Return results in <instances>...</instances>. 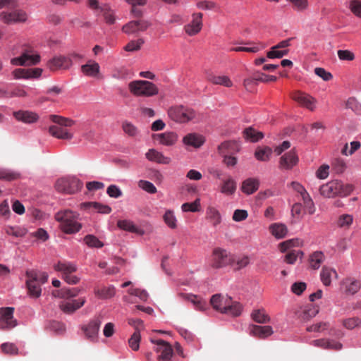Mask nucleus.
I'll list each match as a JSON object with an SVG mask.
<instances>
[{
	"mask_svg": "<svg viewBox=\"0 0 361 361\" xmlns=\"http://www.w3.org/2000/svg\"><path fill=\"white\" fill-rule=\"evenodd\" d=\"M60 229L66 234L78 233L82 228L79 214L71 209L61 210L54 215Z\"/></svg>",
	"mask_w": 361,
	"mask_h": 361,
	"instance_id": "obj_1",
	"label": "nucleus"
},
{
	"mask_svg": "<svg viewBox=\"0 0 361 361\" xmlns=\"http://www.w3.org/2000/svg\"><path fill=\"white\" fill-rule=\"evenodd\" d=\"M25 276L27 295L32 298H38L42 294L41 286L48 280L47 273L37 269H28L25 271Z\"/></svg>",
	"mask_w": 361,
	"mask_h": 361,
	"instance_id": "obj_2",
	"label": "nucleus"
},
{
	"mask_svg": "<svg viewBox=\"0 0 361 361\" xmlns=\"http://www.w3.org/2000/svg\"><path fill=\"white\" fill-rule=\"evenodd\" d=\"M128 88L130 94L137 97H152L159 94L157 86L149 80H133L128 83Z\"/></svg>",
	"mask_w": 361,
	"mask_h": 361,
	"instance_id": "obj_3",
	"label": "nucleus"
},
{
	"mask_svg": "<svg viewBox=\"0 0 361 361\" xmlns=\"http://www.w3.org/2000/svg\"><path fill=\"white\" fill-rule=\"evenodd\" d=\"M353 191V186L344 184L338 180H333L319 188L320 194L326 198L336 196L346 197Z\"/></svg>",
	"mask_w": 361,
	"mask_h": 361,
	"instance_id": "obj_4",
	"label": "nucleus"
},
{
	"mask_svg": "<svg viewBox=\"0 0 361 361\" xmlns=\"http://www.w3.org/2000/svg\"><path fill=\"white\" fill-rule=\"evenodd\" d=\"M168 116L176 123H188L196 118V112L183 105H175L168 109Z\"/></svg>",
	"mask_w": 361,
	"mask_h": 361,
	"instance_id": "obj_5",
	"label": "nucleus"
},
{
	"mask_svg": "<svg viewBox=\"0 0 361 361\" xmlns=\"http://www.w3.org/2000/svg\"><path fill=\"white\" fill-rule=\"evenodd\" d=\"M54 269L61 274L62 279L68 284H76L80 279L74 274L78 269V266L72 262L59 261L54 265Z\"/></svg>",
	"mask_w": 361,
	"mask_h": 361,
	"instance_id": "obj_6",
	"label": "nucleus"
},
{
	"mask_svg": "<svg viewBox=\"0 0 361 361\" xmlns=\"http://www.w3.org/2000/svg\"><path fill=\"white\" fill-rule=\"evenodd\" d=\"M82 186V183L74 176H67L59 178L55 185L58 191L67 194L75 193L80 191Z\"/></svg>",
	"mask_w": 361,
	"mask_h": 361,
	"instance_id": "obj_7",
	"label": "nucleus"
},
{
	"mask_svg": "<svg viewBox=\"0 0 361 361\" xmlns=\"http://www.w3.org/2000/svg\"><path fill=\"white\" fill-rule=\"evenodd\" d=\"M232 261V256L226 250L217 247L213 250L210 265L216 269L222 268L230 264Z\"/></svg>",
	"mask_w": 361,
	"mask_h": 361,
	"instance_id": "obj_8",
	"label": "nucleus"
},
{
	"mask_svg": "<svg viewBox=\"0 0 361 361\" xmlns=\"http://www.w3.org/2000/svg\"><path fill=\"white\" fill-rule=\"evenodd\" d=\"M361 288V281L353 276L343 279L340 283V290L345 295H354Z\"/></svg>",
	"mask_w": 361,
	"mask_h": 361,
	"instance_id": "obj_9",
	"label": "nucleus"
},
{
	"mask_svg": "<svg viewBox=\"0 0 361 361\" xmlns=\"http://www.w3.org/2000/svg\"><path fill=\"white\" fill-rule=\"evenodd\" d=\"M14 307L0 308V329H11L17 326L16 319L13 317Z\"/></svg>",
	"mask_w": 361,
	"mask_h": 361,
	"instance_id": "obj_10",
	"label": "nucleus"
},
{
	"mask_svg": "<svg viewBox=\"0 0 361 361\" xmlns=\"http://www.w3.org/2000/svg\"><path fill=\"white\" fill-rule=\"evenodd\" d=\"M1 20L6 24L24 23L27 19V13L23 10L4 11L0 14Z\"/></svg>",
	"mask_w": 361,
	"mask_h": 361,
	"instance_id": "obj_11",
	"label": "nucleus"
},
{
	"mask_svg": "<svg viewBox=\"0 0 361 361\" xmlns=\"http://www.w3.org/2000/svg\"><path fill=\"white\" fill-rule=\"evenodd\" d=\"M151 342L155 344L154 351L159 353V358L162 361H170L173 355V349L171 345L163 340L151 339Z\"/></svg>",
	"mask_w": 361,
	"mask_h": 361,
	"instance_id": "obj_12",
	"label": "nucleus"
},
{
	"mask_svg": "<svg viewBox=\"0 0 361 361\" xmlns=\"http://www.w3.org/2000/svg\"><path fill=\"white\" fill-rule=\"evenodd\" d=\"M150 23L145 20H132L124 25L122 30L130 35L144 32L150 26Z\"/></svg>",
	"mask_w": 361,
	"mask_h": 361,
	"instance_id": "obj_13",
	"label": "nucleus"
},
{
	"mask_svg": "<svg viewBox=\"0 0 361 361\" xmlns=\"http://www.w3.org/2000/svg\"><path fill=\"white\" fill-rule=\"evenodd\" d=\"M152 138L159 145L171 147L175 145L178 142V135L173 131H166L154 134Z\"/></svg>",
	"mask_w": 361,
	"mask_h": 361,
	"instance_id": "obj_14",
	"label": "nucleus"
},
{
	"mask_svg": "<svg viewBox=\"0 0 361 361\" xmlns=\"http://www.w3.org/2000/svg\"><path fill=\"white\" fill-rule=\"evenodd\" d=\"M85 302L86 299L85 298L64 300L59 304V307L64 313L71 314L82 307Z\"/></svg>",
	"mask_w": 361,
	"mask_h": 361,
	"instance_id": "obj_15",
	"label": "nucleus"
},
{
	"mask_svg": "<svg viewBox=\"0 0 361 361\" xmlns=\"http://www.w3.org/2000/svg\"><path fill=\"white\" fill-rule=\"evenodd\" d=\"M202 16L201 13H196L192 15L191 21L184 27L185 32L188 35L193 36L200 32L202 28Z\"/></svg>",
	"mask_w": 361,
	"mask_h": 361,
	"instance_id": "obj_16",
	"label": "nucleus"
},
{
	"mask_svg": "<svg viewBox=\"0 0 361 361\" xmlns=\"http://www.w3.org/2000/svg\"><path fill=\"white\" fill-rule=\"evenodd\" d=\"M294 99L300 106L310 111H312L317 108V99L308 94L298 92L295 95Z\"/></svg>",
	"mask_w": 361,
	"mask_h": 361,
	"instance_id": "obj_17",
	"label": "nucleus"
},
{
	"mask_svg": "<svg viewBox=\"0 0 361 361\" xmlns=\"http://www.w3.org/2000/svg\"><path fill=\"white\" fill-rule=\"evenodd\" d=\"M80 208L90 212H96L105 214H109L111 212V208L109 206L97 202H82L80 204Z\"/></svg>",
	"mask_w": 361,
	"mask_h": 361,
	"instance_id": "obj_18",
	"label": "nucleus"
},
{
	"mask_svg": "<svg viewBox=\"0 0 361 361\" xmlns=\"http://www.w3.org/2000/svg\"><path fill=\"white\" fill-rule=\"evenodd\" d=\"M204 142V137L195 133H188L183 137V143L187 147L200 148Z\"/></svg>",
	"mask_w": 361,
	"mask_h": 361,
	"instance_id": "obj_19",
	"label": "nucleus"
},
{
	"mask_svg": "<svg viewBox=\"0 0 361 361\" xmlns=\"http://www.w3.org/2000/svg\"><path fill=\"white\" fill-rule=\"evenodd\" d=\"M145 157L149 161L155 162L160 164H169L171 159L166 157L162 152L155 149H149L145 154Z\"/></svg>",
	"mask_w": 361,
	"mask_h": 361,
	"instance_id": "obj_20",
	"label": "nucleus"
},
{
	"mask_svg": "<svg viewBox=\"0 0 361 361\" xmlns=\"http://www.w3.org/2000/svg\"><path fill=\"white\" fill-rule=\"evenodd\" d=\"M311 344L315 347L336 350H339L343 348V345L339 341L329 338L314 340L311 342Z\"/></svg>",
	"mask_w": 361,
	"mask_h": 361,
	"instance_id": "obj_21",
	"label": "nucleus"
},
{
	"mask_svg": "<svg viewBox=\"0 0 361 361\" xmlns=\"http://www.w3.org/2000/svg\"><path fill=\"white\" fill-rule=\"evenodd\" d=\"M298 161V157L293 150H290L288 153L281 156L279 161V167L282 169H290Z\"/></svg>",
	"mask_w": 361,
	"mask_h": 361,
	"instance_id": "obj_22",
	"label": "nucleus"
},
{
	"mask_svg": "<svg viewBox=\"0 0 361 361\" xmlns=\"http://www.w3.org/2000/svg\"><path fill=\"white\" fill-rule=\"evenodd\" d=\"M101 324V320L99 318H97L91 320L87 325L84 326L82 329L86 336L91 340L96 339Z\"/></svg>",
	"mask_w": 361,
	"mask_h": 361,
	"instance_id": "obj_23",
	"label": "nucleus"
},
{
	"mask_svg": "<svg viewBox=\"0 0 361 361\" xmlns=\"http://www.w3.org/2000/svg\"><path fill=\"white\" fill-rule=\"evenodd\" d=\"M72 65L71 60L66 56H55L48 62V67L51 70H57L59 68L68 69Z\"/></svg>",
	"mask_w": 361,
	"mask_h": 361,
	"instance_id": "obj_24",
	"label": "nucleus"
},
{
	"mask_svg": "<svg viewBox=\"0 0 361 361\" xmlns=\"http://www.w3.org/2000/svg\"><path fill=\"white\" fill-rule=\"evenodd\" d=\"M15 118L25 123H33L38 121L37 114L30 111H18L13 113Z\"/></svg>",
	"mask_w": 361,
	"mask_h": 361,
	"instance_id": "obj_25",
	"label": "nucleus"
},
{
	"mask_svg": "<svg viewBox=\"0 0 361 361\" xmlns=\"http://www.w3.org/2000/svg\"><path fill=\"white\" fill-rule=\"evenodd\" d=\"M274 333L270 326L251 325L249 327V334L251 336H257L260 338H265Z\"/></svg>",
	"mask_w": 361,
	"mask_h": 361,
	"instance_id": "obj_26",
	"label": "nucleus"
},
{
	"mask_svg": "<svg viewBox=\"0 0 361 361\" xmlns=\"http://www.w3.org/2000/svg\"><path fill=\"white\" fill-rule=\"evenodd\" d=\"M229 297L227 295L224 296L220 294L214 295L211 298V304L214 309L224 313L228 307V302L230 301Z\"/></svg>",
	"mask_w": 361,
	"mask_h": 361,
	"instance_id": "obj_27",
	"label": "nucleus"
},
{
	"mask_svg": "<svg viewBox=\"0 0 361 361\" xmlns=\"http://www.w3.org/2000/svg\"><path fill=\"white\" fill-rule=\"evenodd\" d=\"M117 226L120 229L130 233L142 235L144 231L137 227L133 221L130 219H121L117 221Z\"/></svg>",
	"mask_w": 361,
	"mask_h": 361,
	"instance_id": "obj_28",
	"label": "nucleus"
},
{
	"mask_svg": "<svg viewBox=\"0 0 361 361\" xmlns=\"http://www.w3.org/2000/svg\"><path fill=\"white\" fill-rule=\"evenodd\" d=\"M49 133L54 137L62 140H71L73 137V133L68 131L63 127L51 126L49 128Z\"/></svg>",
	"mask_w": 361,
	"mask_h": 361,
	"instance_id": "obj_29",
	"label": "nucleus"
},
{
	"mask_svg": "<svg viewBox=\"0 0 361 361\" xmlns=\"http://www.w3.org/2000/svg\"><path fill=\"white\" fill-rule=\"evenodd\" d=\"M100 66L94 61L90 60L81 66L82 73L89 77H97L99 73Z\"/></svg>",
	"mask_w": 361,
	"mask_h": 361,
	"instance_id": "obj_30",
	"label": "nucleus"
},
{
	"mask_svg": "<svg viewBox=\"0 0 361 361\" xmlns=\"http://www.w3.org/2000/svg\"><path fill=\"white\" fill-rule=\"evenodd\" d=\"M334 277L338 279V275L334 268L324 267L320 273V279L325 286H329L331 284V279Z\"/></svg>",
	"mask_w": 361,
	"mask_h": 361,
	"instance_id": "obj_31",
	"label": "nucleus"
},
{
	"mask_svg": "<svg viewBox=\"0 0 361 361\" xmlns=\"http://www.w3.org/2000/svg\"><path fill=\"white\" fill-rule=\"evenodd\" d=\"M237 189L236 181L231 177L224 180L221 188L220 192L227 196L233 195Z\"/></svg>",
	"mask_w": 361,
	"mask_h": 361,
	"instance_id": "obj_32",
	"label": "nucleus"
},
{
	"mask_svg": "<svg viewBox=\"0 0 361 361\" xmlns=\"http://www.w3.org/2000/svg\"><path fill=\"white\" fill-rule=\"evenodd\" d=\"M259 181L257 178H249L242 183L241 190L247 195H251L259 188Z\"/></svg>",
	"mask_w": 361,
	"mask_h": 361,
	"instance_id": "obj_33",
	"label": "nucleus"
},
{
	"mask_svg": "<svg viewBox=\"0 0 361 361\" xmlns=\"http://www.w3.org/2000/svg\"><path fill=\"white\" fill-rule=\"evenodd\" d=\"M269 231L276 239H282L286 236L288 228L283 224L274 223L269 226Z\"/></svg>",
	"mask_w": 361,
	"mask_h": 361,
	"instance_id": "obj_34",
	"label": "nucleus"
},
{
	"mask_svg": "<svg viewBox=\"0 0 361 361\" xmlns=\"http://www.w3.org/2000/svg\"><path fill=\"white\" fill-rule=\"evenodd\" d=\"M207 218L216 227L221 223L222 218L219 211L214 207H209L206 210Z\"/></svg>",
	"mask_w": 361,
	"mask_h": 361,
	"instance_id": "obj_35",
	"label": "nucleus"
},
{
	"mask_svg": "<svg viewBox=\"0 0 361 361\" xmlns=\"http://www.w3.org/2000/svg\"><path fill=\"white\" fill-rule=\"evenodd\" d=\"M181 296L187 299L193 304L194 307L197 310H204L206 308V301L202 298L192 294H181Z\"/></svg>",
	"mask_w": 361,
	"mask_h": 361,
	"instance_id": "obj_36",
	"label": "nucleus"
},
{
	"mask_svg": "<svg viewBox=\"0 0 361 361\" xmlns=\"http://www.w3.org/2000/svg\"><path fill=\"white\" fill-rule=\"evenodd\" d=\"M299 195L302 201L303 206L307 210V212L310 214H313L315 212V206L310 194L305 190L301 193H300Z\"/></svg>",
	"mask_w": 361,
	"mask_h": 361,
	"instance_id": "obj_37",
	"label": "nucleus"
},
{
	"mask_svg": "<svg viewBox=\"0 0 361 361\" xmlns=\"http://www.w3.org/2000/svg\"><path fill=\"white\" fill-rule=\"evenodd\" d=\"M324 255L322 251H315L310 255V266L314 269H318L324 261Z\"/></svg>",
	"mask_w": 361,
	"mask_h": 361,
	"instance_id": "obj_38",
	"label": "nucleus"
},
{
	"mask_svg": "<svg viewBox=\"0 0 361 361\" xmlns=\"http://www.w3.org/2000/svg\"><path fill=\"white\" fill-rule=\"evenodd\" d=\"M208 80L215 85H223L226 87H230L233 85L231 79L226 75H214L208 76Z\"/></svg>",
	"mask_w": 361,
	"mask_h": 361,
	"instance_id": "obj_39",
	"label": "nucleus"
},
{
	"mask_svg": "<svg viewBox=\"0 0 361 361\" xmlns=\"http://www.w3.org/2000/svg\"><path fill=\"white\" fill-rule=\"evenodd\" d=\"M22 55L26 66L35 65L40 61V56L34 51L27 50Z\"/></svg>",
	"mask_w": 361,
	"mask_h": 361,
	"instance_id": "obj_40",
	"label": "nucleus"
},
{
	"mask_svg": "<svg viewBox=\"0 0 361 361\" xmlns=\"http://www.w3.org/2000/svg\"><path fill=\"white\" fill-rule=\"evenodd\" d=\"M94 293L99 298L106 300L111 298L115 295L116 290L113 285H110L107 287H104L100 290H97Z\"/></svg>",
	"mask_w": 361,
	"mask_h": 361,
	"instance_id": "obj_41",
	"label": "nucleus"
},
{
	"mask_svg": "<svg viewBox=\"0 0 361 361\" xmlns=\"http://www.w3.org/2000/svg\"><path fill=\"white\" fill-rule=\"evenodd\" d=\"M163 219L170 228L175 229L177 228L178 220L173 210L167 209L163 216Z\"/></svg>",
	"mask_w": 361,
	"mask_h": 361,
	"instance_id": "obj_42",
	"label": "nucleus"
},
{
	"mask_svg": "<svg viewBox=\"0 0 361 361\" xmlns=\"http://www.w3.org/2000/svg\"><path fill=\"white\" fill-rule=\"evenodd\" d=\"M302 245V241L300 239L293 238L281 243L279 249L281 252H285L292 247H300Z\"/></svg>",
	"mask_w": 361,
	"mask_h": 361,
	"instance_id": "obj_43",
	"label": "nucleus"
},
{
	"mask_svg": "<svg viewBox=\"0 0 361 361\" xmlns=\"http://www.w3.org/2000/svg\"><path fill=\"white\" fill-rule=\"evenodd\" d=\"M242 312V306L238 302H233L230 298L229 302H228V307L224 310V314H227L231 316H239Z\"/></svg>",
	"mask_w": 361,
	"mask_h": 361,
	"instance_id": "obj_44",
	"label": "nucleus"
},
{
	"mask_svg": "<svg viewBox=\"0 0 361 361\" xmlns=\"http://www.w3.org/2000/svg\"><path fill=\"white\" fill-rule=\"evenodd\" d=\"M244 137L246 140L255 142L263 137V134L252 128H248L244 130Z\"/></svg>",
	"mask_w": 361,
	"mask_h": 361,
	"instance_id": "obj_45",
	"label": "nucleus"
},
{
	"mask_svg": "<svg viewBox=\"0 0 361 361\" xmlns=\"http://www.w3.org/2000/svg\"><path fill=\"white\" fill-rule=\"evenodd\" d=\"M200 199L197 198L192 202H185L181 205V209L183 212H196L200 210Z\"/></svg>",
	"mask_w": 361,
	"mask_h": 361,
	"instance_id": "obj_46",
	"label": "nucleus"
},
{
	"mask_svg": "<svg viewBox=\"0 0 361 361\" xmlns=\"http://www.w3.org/2000/svg\"><path fill=\"white\" fill-rule=\"evenodd\" d=\"M145 41L142 38L131 40L123 47V49L128 52L137 51L141 49Z\"/></svg>",
	"mask_w": 361,
	"mask_h": 361,
	"instance_id": "obj_47",
	"label": "nucleus"
},
{
	"mask_svg": "<svg viewBox=\"0 0 361 361\" xmlns=\"http://www.w3.org/2000/svg\"><path fill=\"white\" fill-rule=\"evenodd\" d=\"M252 318L257 323H266L269 321V317L264 309L254 310L252 313Z\"/></svg>",
	"mask_w": 361,
	"mask_h": 361,
	"instance_id": "obj_48",
	"label": "nucleus"
},
{
	"mask_svg": "<svg viewBox=\"0 0 361 361\" xmlns=\"http://www.w3.org/2000/svg\"><path fill=\"white\" fill-rule=\"evenodd\" d=\"M353 222V216L351 214H343L339 216L337 225L340 228H348Z\"/></svg>",
	"mask_w": 361,
	"mask_h": 361,
	"instance_id": "obj_49",
	"label": "nucleus"
},
{
	"mask_svg": "<svg viewBox=\"0 0 361 361\" xmlns=\"http://www.w3.org/2000/svg\"><path fill=\"white\" fill-rule=\"evenodd\" d=\"M303 252L301 250H292L288 252L284 257V262L289 264H293L297 261L298 258L303 257Z\"/></svg>",
	"mask_w": 361,
	"mask_h": 361,
	"instance_id": "obj_50",
	"label": "nucleus"
},
{
	"mask_svg": "<svg viewBox=\"0 0 361 361\" xmlns=\"http://www.w3.org/2000/svg\"><path fill=\"white\" fill-rule=\"evenodd\" d=\"M112 78L118 80H124L131 77V72L125 67L116 68L113 71Z\"/></svg>",
	"mask_w": 361,
	"mask_h": 361,
	"instance_id": "obj_51",
	"label": "nucleus"
},
{
	"mask_svg": "<svg viewBox=\"0 0 361 361\" xmlns=\"http://www.w3.org/2000/svg\"><path fill=\"white\" fill-rule=\"evenodd\" d=\"M19 173L8 169L0 168V179L12 180L19 177Z\"/></svg>",
	"mask_w": 361,
	"mask_h": 361,
	"instance_id": "obj_52",
	"label": "nucleus"
},
{
	"mask_svg": "<svg viewBox=\"0 0 361 361\" xmlns=\"http://www.w3.org/2000/svg\"><path fill=\"white\" fill-rule=\"evenodd\" d=\"M272 150L270 147H264L257 149L255 153V156L257 160L266 161L269 159Z\"/></svg>",
	"mask_w": 361,
	"mask_h": 361,
	"instance_id": "obj_53",
	"label": "nucleus"
},
{
	"mask_svg": "<svg viewBox=\"0 0 361 361\" xmlns=\"http://www.w3.org/2000/svg\"><path fill=\"white\" fill-rule=\"evenodd\" d=\"M5 231L8 235L17 238L23 237L26 233V230L19 226H8L6 227Z\"/></svg>",
	"mask_w": 361,
	"mask_h": 361,
	"instance_id": "obj_54",
	"label": "nucleus"
},
{
	"mask_svg": "<svg viewBox=\"0 0 361 361\" xmlns=\"http://www.w3.org/2000/svg\"><path fill=\"white\" fill-rule=\"evenodd\" d=\"M140 338L141 336L139 330L135 331L128 340L129 346L133 350L136 351L139 349Z\"/></svg>",
	"mask_w": 361,
	"mask_h": 361,
	"instance_id": "obj_55",
	"label": "nucleus"
},
{
	"mask_svg": "<svg viewBox=\"0 0 361 361\" xmlns=\"http://www.w3.org/2000/svg\"><path fill=\"white\" fill-rule=\"evenodd\" d=\"M85 243L90 247L100 248L103 247V243L93 235H87L84 238Z\"/></svg>",
	"mask_w": 361,
	"mask_h": 361,
	"instance_id": "obj_56",
	"label": "nucleus"
},
{
	"mask_svg": "<svg viewBox=\"0 0 361 361\" xmlns=\"http://www.w3.org/2000/svg\"><path fill=\"white\" fill-rule=\"evenodd\" d=\"M122 128L125 133L129 136L134 137L138 134L137 127L129 121H124L122 124Z\"/></svg>",
	"mask_w": 361,
	"mask_h": 361,
	"instance_id": "obj_57",
	"label": "nucleus"
},
{
	"mask_svg": "<svg viewBox=\"0 0 361 361\" xmlns=\"http://www.w3.org/2000/svg\"><path fill=\"white\" fill-rule=\"evenodd\" d=\"M137 185L139 188L149 194H154L157 192V188L152 183L148 180H140Z\"/></svg>",
	"mask_w": 361,
	"mask_h": 361,
	"instance_id": "obj_58",
	"label": "nucleus"
},
{
	"mask_svg": "<svg viewBox=\"0 0 361 361\" xmlns=\"http://www.w3.org/2000/svg\"><path fill=\"white\" fill-rule=\"evenodd\" d=\"M50 119L56 123L59 124L60 126L65 127H71L74 124V121L73 120L63 118L57 115H51Z\"/></svg>",
	"mask_w": 361,
	"mask_h": 361,
	"instance_id": "obj_59",
	"label": "nucleus"
},
{
	"mask_svg": "<svg viewBox=\"0 0 361 361\" xmlns=\"http://www.w3.org/2000/svg\"><path fill=\"white\" fill-rule=\"evenodd\" d=\"M288 53V49L280 50L278 48H274V46L271 48V50L267 52V57L269 59H281Z\"/></svg>",
	"mask_w": 361,
	"mask_h": 361,
	"instance_id": "obj_60",
	"label": "nucleus"
},
{
	"mask_svg": "<svg viewBox=\"0 0 361 361\" xmlns=\"http://www.w3.org/2000/svg\"><path fill=\"white\" fill-rule=\"evenodd\" d=\"M128 293L139 298L141 300L145 301L149 297V294L145 290H141L137 288H130L128 290Z\"/></svg>",
	"mask_w": 361,
	"mask_h": 361,
	"instance_id": "obj_61",
	"label": "nucleus"
},
{
	"mask_svg": "<svg viewBox=\"0 0 361 361\" xmlns=\"http://www.w3.org/2000/svg\"><path fill=\"white\" fill-rule=\"evenodd\" d=\"M1 348L5 354L11 355L18 354V349L13 343H4L1 344Z\"/></svg>",
	"mask_w": 361,
	"mask_h": 361,
	"instance_id": "obj_62",
	"label": "nucleus"
},
{
	"mask_svg": "<svg viewBox=\"0 0 361 361\" xmlns=\"http://www.w3.org/2000/svg\"><path fill=\"white\" fill-rule=\"evenodd\" d=\"M106 193L113 198H118L123 195L120 188L116 185H110L106 189Z\"/></svg>",
	"mask_w": 361,
	"mask_h": 361,
	"instance_id": "obj_63",
	"label": "nucleus"
},
{
	"mask_svg": "<svg viewBox=\"0 0 361 361\" xmlns=\"http://www.w3.org/2000/svg\"><path fill=\"white\" fill-rule=\"evenodd\" d=\"M349 8L356 16L361 18V1L357 0L350 1Z\"/></svg>",
	"mask_w": 361,
	"mask_h": 361,
	"instance_id": "obj_64",
	"label": "nucleus"
}]
</instances>
